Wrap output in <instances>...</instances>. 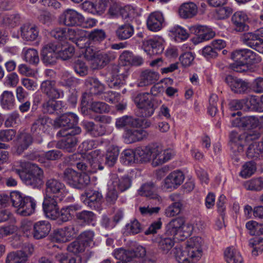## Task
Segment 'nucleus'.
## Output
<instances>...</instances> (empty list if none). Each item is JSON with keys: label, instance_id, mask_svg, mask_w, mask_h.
Returning a JSON list of instances; mask_svg holds the SVG:
<instances>
[{"label": "nucleus", "instance_id": "f257e3e1", "mask_svg": "<svg viewBox=\"0 0 263 263\" xmlns=\"http://www.w3.org/2000/svg\"><path fill=\"white\" fill-rule=\"evenodd\" d=\"M12 170L27 185L39 188L43 184V171L35 164L21 160L15 162Z\"/></svg>", "mask_w": 263, "mask_h": 263}, {"label": "nucleus", "instance_id": "f03ea898", "mask_svg": "<svg viewBox=\"0 0 263 263\" xmlns=\"http://www.w3.org/2000/svg\"><path fill=\"white\" fill-rule=\"evenodd\" d=\"M78 122V116L71 112L66 113L57 118L53 125L55 128L61 127L62 129L58 133L57 136L67 137L69 135H76L81 132L79 127L76 125Z\"/></svg>", "mask_w": 263, "mask_h": 263}, {"label": "nucleus", "instance_id": "7ed1b4c3", "mask_svg": "<svg viewBox=\"0 0 263 263\" xmlns=\"http://www.w3.org/2000/svg\"><path fill=\"white\" fill-rule=\"evenodd\" d=\"M12 205L17 208V212L23 216H29L34 213L36 203L33 199L30 197H23L17 191L12 192L9 196Z\"/></svg>", "mask_w": 263, "mask_h": 263}, {"label": "nucleus", "instance_id": "20e7f679", "mask_svg": "<svg viewBox=\"0 0 263 263\" xmlns=\"http://www.w3.org/2000/svg\"><path fill=\"white\" fill-rule=\"evenodd\" d=\"M46 196H52L58 200H63L68 193L65 185L59 180L50 178L46 182Z\"/></svg>", "mask_w": 263, "mask_h": 263}, {"label": "nucleus", "instance_id": "39448f33", "mask_svg": "<svg viewBox=\"0 0 263 263\" xmlns=\"http://www.w3.org/2000/svg\"><path fill=\"white\" fill-rule=\"evenodd\" d=\"M134 102L139 109L140 116L149 117L154 112L155 108L149 95L148 93L138 94L134 99Z\"/></svg>", "mask_w": 263, "mask_h": 263}, {"label": "nucleus", "instance_id": "423d86ee", "mask_svg": "<svg viewBox=\"0 0 263 263\" xmlns=\"http://www.w3.org/2000/svg\"><path fill=\"white\" fill-rule=\"evenodd\" d=\"M231 58L235 61H242L246 64L258 63L261 60L258 54L249 49L235 50L232 53Z\"/></svg>", "mask_w": 263, "mask_h": 263}, {"label": "nucleus", "instance_id": "0eeeda50", "mask_svg": "<svg viewBox=\"0 0 263 263\" xmlns=\"http://www.w3.org/2000/svg\"><path fill=\"white\" fill-rule=\"evenodd\" d=\"M79 232V226L71 224L54 231V239L58 242H66L75 237Z\"/></svg>", "mask_w": 263, "mask_h": 263}, {"label": "nucleus", "instance_id": "6e6552de", "mask_svg": "<svg viewBox=\"0 0 263 263\" xmlns=\"http://www.w3.org/2000/svg\"><path fill=\"white\" fill-rule=\"evenodd\" d=\"M152 157V164L154 166L162 165L171 159L175 155L172 149H163L161 146L155 143Z\"/></svg>", "mask_w": 263, "mask_h": 263}, {"label": "nucleus", "instance_id": "1a4fd4ad", "mask_svg": "<svg viewBox=\"0 0 263 263\" xmlns=\"http://www.w3.org/2000/svg\"><path fill=\"white\" fill-rule=\"evenodd\" d=\"M40 90L49 99H58L64 96L63 91L56 87L54 80L43 81L41 84Z\"/></svg>", "mask_w": 263, "mask_h": 263}, {"label": "nucleus", "instance_id": "9d476101", "mask_svg": "<svg viewBox=\"0 0 263 263\" xmlns=\"http://www.w3.org/2000/svg\"><path fill=\"white\" fill-rule=\"evenodd\" d=\"M60 51V43H49L45 45L42 51L43 62L46 64H54L58 59V52Z\"/></svg>", "mask_w": 263, "mask_h": 263}, {"label": "nucleus", "instance_id": "9b49d317", "mask_svg": "<svg viewBox=\"0 0 263 263\" xmlns=\"http://www.w3.org/2000/svg\"><path fill=\"white\" fill-rule=\"evenodd\" d=\"M57 199L52 196H46L43 203V211L46 216L52 220L57 219V214L59 210L58 202L62 200Z\"/></svg>", "mask_w": 263, "mask_h": 263}, {"label": "nucleus", "instance_id": "f8f14e48", "mask_svg": "<svg viewBox=\"0 0 263 263\" xmlns=\"http://www.w3.org/2000/svg\"><path fill=\"white\" fill-rule=\"evenodd\" d=\"M84 20L83 15L73 9L65 10L61 17V22L67 26H80Z\"/></svg>", "mask_w": 263, "mask_h": 263}, {"label": "nucleus", "instance_id": "ddd939ff", "mask_svg": "<svg viewBox=\"0 0 263 263\" xmlns=\"http://www.w3.org/2000/svg\"><path fill=\"white\" fill-rule=\"evenodd\" d=\"M240 41L246 46L263 53V40L258 39L255 32H246L240 36Z\"/></svg>", "mask_w": 263, "mask_h": 263}, {"label": "nucleus", "instance_id": "4468645a", "mask_svg": "<svg viewBox=\"0 0 263 263\" xmlns=\"http://www.w3.org/2000/svg\"><path fill=\"white\" fill-rule=\"evenodd\" d=\"M110 184L113 185L119 192H124L128 190L132 185V178L128 175H125L119 177L114 174L110 178Z\"/></svg>", "mask_w": 263, "mask_h": 263}, {"label": "nucleus", "instance_id": "2eb2a0df", "mask_svg": "<svg viewBox=\"0 0 263 263\" xmlns=\"http://www.w3.org/2000/svg\"><path fill=\"white\" fill-rule=\"evenodd\" d=\"M163 40L161 38L144 41L143 47L145 52L150 56L160 54L164 50Z\"/></svg>", "mask_w": 263, "mask_h": 263}, {"label": "nucleus", "instance_id": "dca6fc26", "mask_svg": "<svg viewBox=\"0 0 263 263\" xmlns=\"http://www.w3.org/2000/svg\"><path fill=\"white\" fill-rule=\"evenodd\" d=\"M184 179L183 173L180 171H175L171 173L164 180L165 189L173 190L180 186Z\"/></svg>", "mask_w": 263, "mask_h": 263}, {"label": "nucleus", "instance_id": "f3484780", "mask_svg": "<svg viewBox=\"0 0 263 263\" xmlns=\"http://www.w3.org/2000/svg\"><path fill=\"white\" fill-rule=\"evenodd\" d=\"M147 132L144 130L130 127L125 130L123 137L124 141L129 144L143 140L147 137Z\"/></svg>", "mask_w": 263, "mask_h": 263}, {"label": "nucleus", "instance_id": "a211bd4d", "mask_svg": "<svg viewBox=\"0 0 263 263\" xmlns=\"http://www.w3.org/2000/svg\"><path fill=\"white\" fill-rule=\"evenodd\" d=\"M115 56L111 51H97L94 61L91 63L93 69H101L107 65Z\"/></svg>", "mask_w": 263, "mask_h": 263}, {"label": "nucleus", "instance_id": "6ab92c4d", "mask_svg": "<svg viewBox=\"0 0 263 263\" xmlns=\"http://www.w3.org/2000/svg\"><path fill=\"white\" fill-rule=\"evenodd\" d=\"M159 79V74L157 72L146 69L142 71L139 76L137 83V86L139 87H145L151 85Z\"/></svg>", "mask_w": 263, "mask_h": 263}, {"label": "nucleus", "instance_id": "aec40b11", "mask_svg": "<svg viewBox=\"0 0 263 263\" xmlns=\"http://www.w3.org/2000/svg\"><path fill=\"white\" fill-rule=\"evenodd\" d=\"M21 35L22 38L27 41L35 40L39 36V29L34 24L26 23L20 28Z\"/></svg>", "mask_w": 263, "mask_h": 263}, {"label": "nucleus", "instance_id": "412c9836", "mask_svg": "<svg viewBox=\"0 0 263 263\" xmlns=\"http://www.w3.org/2000/svg\"><path fill=\"white\" fill-rule=\"evenodd\" d=\"M225 81L230 87L231 90L235 93H245L249 88V85L247 82L230 75L226 77Z\"/></svg>", "mask_w": 263, "mask_h": 263}, {"label": "nucleus", "instance_id": "4be33fe9", "mask_svg": "<svg viewBox=\"0 0 263 263\" xmlns=\"http://www.w3.org/2000/svg\"><path fill=\"white\" fill-rule=\"evenodd\" d=\"M233 126L244 127L248 129H254L259 124L258 119L254 116H247L242 118L237 117L232 121Z\"/></svg>", "mask_w": 263, "mask_h": 263}, {"label": "nucleus", "instance_id": "5701e85b", "mask_svg": "<svg viewBox=\"0 0 263 263\" xmlns=\"http://www.w3.org/2000/svg\"><path fill=\"white\" fill-rule=\"evenodd\" d=\"M147 28L151 31H158L162 28L164 18L161 13L154 12L151 13L147 18Z\"/></svg>", "mask_w": 263, "mask_h": 263}, {"label": "nucleus", "instance_id": "b1692460", "mask_svg": "<svg viewBox=\"0 0 263 263\" xmlns=\"http://www.w3.org/2000/svg\"><path fill=\"white\" fill-rule=\"evenodd\" d=\"M170 198L174 202L165 209V214L167 217H171L180 213L182 209V204L180 201H177L180 198L179 194H173L170 196Z\"/></svg>", "mask_w": 263, "mask_h": 263}, {"label": "nucleus", "instance_id": "393cba45", "mask_svg": "<svg viewBox=\"0 0 263 263\" xmlns=\"http://www.w3.org/2000/svg\"><path fill=\"white\" fill-rule=\"evenodd\" d=\"M248 20L247 15L243 12L239 11L235 13L231 20L234 26V30L237 32H243L249 30V26L246 24Z\"/></svg>", "mask_w": 263, "mask_h": 263}, {"label": "nucleus", "instance_id": "a878e982", "mask_svg": "<svg viewBox=\"0 0 263 263\" xmlns=\"http://www.w3.org/2000/svg\"><path fill=\"white\" fill-rule=\"evenodd\" d=\"M51 228V224L47 221L36 222L33 224V236L38 239L43 238L49 234Z\"/></svg>", "mask_w": 263, "mask_h": 263}, {"label": "nucleus", "instance_id": "bb28decb", "mask_svg": "<svg viewBox=\"0 0 263 263\" xmlns=\"http://www.w3.org/2000/svg\"><path fill=\"white\" fill-rule=\"evenodd\" d=\"M51 124V120L46 116H40L34 122L31 126V132L40 134L45 132Z\"/></svg>", "mask_w": 263, "mask_h": 263}, {"label": "nucleus", "instance_id": "cd10ccee", "mask_svg": "<svg viewBox=\"0 0 263 263\" xmlns=\"http://www.w3.org/2000/svg\"><path fill=\"white\" fill-rule=\"evenodd\" d=\"M157 187L152 182L146 183L143 184L138 190L139 194L143 196L155 199L159 202L162 201L160 196L156 193Z\"/></svg>", "mask_w": 263, "mask_h": 263}, {"label": "nucleus", "instance_id": "c85d7f7f", "mask_svg": "<svg viewBox=\"0 0 263 263\" xmlns=\"http://www.w3.org/2000/svg\"><path fill=\"white\" fill-rule=\"evenodd\" d=\"M191 31L198 36L199 42L209 40L213 38L215 33L206 26L198 25L191 28Z\"/></svg>", "mask_w": 263, "mask_h": 263}, {"label": "nucleus", "instance_id": "c756f323", "mask_svg": "<svg viewBox=\"0 0 263 263\" xmlns=\"http://www.w3.org/2000/svg\"><path fill=\"white\" fill-rule=\"evenodd\" d=\"M248 158L253 160L263 159V142H253L246 151Z\"/></svg>", "mask_w": 263, "mask_h": 263}, {"label": "nucleus", "instance_id": "7c9ffc66", "mask_svg": "<svg viewBox=\"0 0 263 263\" xmlns=\"http://www.w3.org/2000/svg\"><path fill=\"white\" fill-rule=\"evenodd\" d=\"M80 207L78 205H71L65 206L58 211L57 219L62 222H66L72 219L77 211Z\"/></svg>", "mask_w": 263, "mask_h": 263}, {"label": "nucleus", "instance_id": "2f4dec72", "mask_svg": "<svg viewBox=\"0 0 263 263\" xmlns=\"http://www.w3.org/2000/svg\"><path fill=\"white\" fill-rule=\"evenodd\" d=\"M155 143H152L146 146L138 147L136 149V155L138 161L148 162L152 160Z\"/></svg>", "mask_w": 263, "mask_h": 263}, {"label": "nucleus", "instance_id": "473e14b6", "mask_svg": "<svg viewBox=\"0 0 263 263\" xmlns=\"http://www.w3.org/2000/svg\"><path fill=\"white\" fill-rule=\"evenodd\" d=\"M184 223V218L178 217L172 219L166 226L165 234L168 236L175 237L181 233V228Z\"/></svg>", "mask_w": 263, "mask_h": 263}, {"label": "nucleus", "instance_id": "72a5a7b5", "mask_svg": "<svg viewBox=\"0 0 263 263\" xmlns=\"http://www.w3.org/2000/svg\"><path fill=\"white\" fill-rule=\"evenodd\" d=\"M17 142L16 152L20 155L32 143L33 138L29 133H21L17 136Z\"/></svg>", "mask_w": 263, "mask_h": 263}, {"label": "nucleus", "instance_id": "f704fd0d", "mask_svg": "<svg viewBox=\"0 0 263 263\" xmlns=\"http://www.w3.org/2000/svg\"><path fill=\"white\" fill-rule=\"evenodd\" d=\"M197 13V7L193 2H187L182 4L179 9V14L183 18H191Z\"/></svg>", "mask_w": 263, "mask_h": 263}, {"label": "nucleus", "instance_id": "c9c22d12", "mask_svg": "<svg viewBox=\"0 0 263 263\" xmlns=\"http://www.w3.org/2000/svg\"><path fill=\"white\" fill-rule=\"evenodd\" d=\"M123 66L119 67V68H116L115 71L117 73V76L114 77L108 81V86L110 88L120 87L125 84V79L127 77V73H123L122 71L124 70Z\"/></svg>", "mask_w": 263, "mask_h": 263}, {"label": "nucleus", "instance_id": "e433bc0d", "mask_svg": "<svg viewBox=\"0 0 263 263\" xmlns=\"http://www.w3.org/2000/svg\"><path fill=\"white\" fill-rule=\"evenodd\" d=\"M67 36L69 40L77 43L78 41H85L87 40L88 32L81 29L69 28L67 30Z\"/></svg>", "mask_w": 263, "mask_h": 263}, {"label": "nucleus", "instance_id": "4c0bfd02", "mask_svg": "<svg viewBox=\"0 0 263 263\" xmlns=\"http://www.w3.org/2000/svg\"><path fill=\"white\" fill-rule=\"evenodd\" d=\"M78 170L86 173H95L98 169L102 170L103 166L100 164H91V161H88L87 160L82 159V160L76 163Z\"/></svg>", "mask_w": 263, "mask_h": 263}, {"label": "nucleus", "instance_id": "58836bf2", "mask_svg": "<svg viewBox=\"0 0 263 263\" xmlns=\"http://www.w3.org/2000/svg\"><path fill=\"white\" fill-rule=\"evenodd\" d=\"M140 125L139 120L130 116H123L116 120V126L118 128L137 127Z\"/></svg>", "mask_w": 263, "mask_h": 263}, {"label": "nucleus", "instance_id": "ea45409f", "mask_svg": "<svg viewBox=\"0 0 263 263\" xmlns=\"http://www.w3.org/2000/svg\"><path fill=\"white\" fill-rule=\"evenodd\" d=\"M119 154L117 146L109 145L105 154V164L109 167L113 166L116 163Z\"/></svg>", "mask_w": 263, "mask_h": 263}, {"label": "nucleus", "instance_id": "a19ab883", "mask_svg": "<svg viewBox=\"0 0 263 263\" xmlns=\"http://www.w3.org/2000/svg\"><path fill=\"white\" fill-rule=\"evenodd\" d=\"M134 27L129 24H124L119 26L116 30L117 37L121 40H124L130 38L134 34Z\"/></svg>", "mask_w": 263, "mask_h": 263}, {"label": "nucleus", "instance_id": "79ce46f5", "mask_svg": "<svg viewBox=\"0 0 263 263\" xmlns=\"http://www.w3.org/2000/svg\"><path fill=\"white\" fill-rule=\"evenodd\" d=\"M244 133L238 134L233 131L230 135V144L232 148L235 151V147L237 148L238 151L242 150L243 146L246 144L245 138H243Z\"/></svg>", "mask_w": 263, "mask_h": 263}, {"label": "nucleus", "instance_id": "37998d69", "mask_svg": "<svg viewBox=\"0 0 263 263\" xmlns=\"http://www.w3.org/2000/svg\"><path fill=\"white\" fill-rule=\"evenodd\" d=\"M83 125L86 131L93 137L101 136L105 133V127L101 125H96L92 122L85 121Z\"/></svg>", "mask_w": 263, "mask_h": 263}, {"label": "nucleus", "instance_id": "c03bdc74", "mask_svg": "<svg viewBox=\"0 0 263 263\" xmlns=\"http://www.w3.org/2000/svg\"><path fill=\"white\" fill-rule=\"evenodd\" d=\"M1 104L3 108L11 109L15 104V98L12 92L4 91L0 97Z\"/></svg>", "mask_w": 263, "mask_h": 263}, {"label": "nucleus", "instance_id": "a18cd8bd", "mask_svg": "<svg viewBox=\"0 0 263 263\" xmlns=\"http://www.w3.org/2000/svg\"><path fill=\"white\" fill-rule=\"evenodd\" d=\"M155 241L158 243L159 249L164 253H168L175 244L174 239L171 237L158 236L156 238Z\"/></svg>", "mask_w": 263, "mask_h": 263}, {"label": "nucleus", "instance_id": "49530a36", "mask_svg": "<svg viewBox=\"0 0 263 263\" xmlns=\"http://www.w3.org/2000/svg\"><path fill=\"white\" fill-rule=\"evenodd\" d=\"M224 257L227 263H243L240 253L233 247L228 248L226 250Z\"/></svg>", "mask_w": 263, "mask_h": 263}, {"label": "nucleus", "instance_id": "de8ad7c7", "mask_svg": "<svg viewBox=\"0 0 263 263\" xmlns=\"http://www.w3.org/2000/svg\"><path fill=\"white\" fill-rule=\"evenodd\" d=\"M27 260V255L24 252L17 251L8 254L6 263H25Z\"/></svg>", "mask_w": 263, "mask_h": 263}, {"label": "nucleus", "instance_id": "09e8293b", "mask_svg": "<svg viewBox=\"0 0 263 263\" xmlns=\"http://www.w3.org/2000/svg\"><path fill=\"white\" fill-rule=\"evenodd\" d=\"M75 135H69L65 137L66 138L61 140L59 143L60 148L67 152H71L77 143V139Z\"/></svg>", "mask_w": 263, "mask_h": 263}, {"label": "nucleus", "instance_id": "8fccbe9b", "mask_svg": "<svg viewBox=\"0 0 263 263\" xmlns=\"http://www.w3.org/2000/svg\"><path fill=\"white\" fill-rule=\"evenodd\" d=\"M85 194L86 198L84 202L90 207L95 206V203L100 202L102 198V194L97 191L89 190Z\"/></svg>", "mask_w": 263, "mask_h": 263}, {"label": "nucleus", "instance_id": "3c124183", "mask_svg": "<svg viewBox=\"0 0 263 263\" xmlns=\"http://www.w3.org/2000/svg\"><path fill=\"white\" fill-rule=\"evenodd\" d=\"M79 175V173L75 170L68 168L64 171L63 178L68 184L74 187Z\"/></svg>", "mask_w": 263, "mask_h": 263}, {"label": "nucleus", "instance_id": "603ef678", "mask_svg": "<svg viewBox=\"0 0 263 263\" xmlns=\"http://www.w3.org/2000/svg\"><path fill=\"white\" fill-rule=\"evenodd\" d=\"M56 99H49L42 104L43 111L45 113L53 114L59 110L62 106L60 101H55Z\"/></svg>", "mask_w": 263, "mask_h": 263}, {"label": "nucleus", "instance_id": "864d4df0", "mask_svg": "<svg viewBox=\"0 0 263 263\" xmlns=\"http://www.w3.org/2000/svg\"><path fill=\"white\" fill-rule=\"evenodd\" d=\"M87 83L90 86V92L91 95H99L102 93L105 89L104 85L96 78H89Z\"/></svg>", "mask_w": 263, "mask_h": 263}, {"label": "nucleus", "instance_id": "5fc2aeb1", "mask_svg": "<svg viewBox=\"0 0 263 263\" xmlns=\"http://www.w3.org/2000/svg\"><path fill=\"white\" fill-rule=\"evenodd\" d=\"M76 218L82 224H88L95 219V214L90 211H83L76 213Z\"/></svg>", "mask_w": 263, "mask_h": 263}, {"label": "nucleus", "instance_id": "6e6d98bb", "mask_svg": "<svg viewBox=\"0 0 263 263\" xmlns=\"http://www.w3.org/2000/svg\"><path fill=\"white\" fill-rule=\"evenodd\" d=\"M24 59L31 64H36L39 62L38 52L34 49H24Z\"/></svg>", "mask_w": 263, "mask_h": 263}, {"label": "nucleus", "instance_id": "4d7b16f0", "mask_svg": "<svg viewBox=\"0 0 263 263\" xmlns=\"http://www.w3.org/2000/svg\"><path fill=\"white\" fill-rule=\"evenodd\" d=\"M244 186L248 190L260 191L263 189V178L259 177L247 181L244 183Z\"/></svg>", "mask_w": 263, "mask_h": 263}, {"label": "nucleus", "instance_id": "13d9d810", "mask_svg": "<svg viewBox=\"0 0 263 263\" xmlns=\"http://www.w3.org/2000/svg\"><path fill=\"white\" fill-rule=\"evenodd\" d=\"M121 159L123 163L126 165L138 162L136 149L135 151L130 149L124 150L122 153Z\"/></svg>", "mask_w": 263, "mask_h": 263}, {"label": "nucleus", "instance_id": "bf43d9fd", "mask_svg": "<svg viewBox=\"0 0 263 263\" xmlns=\"http://www.w3.org/2000/svg\"><path fill=\"white\" fill-rule=\"evenodd\" d=\"M142 226L139 221L136 219H133L125 226V230L129 235H135L139 233L142 231Z\"/></svg>", "mask_w": 263, "mask_h": 263}, {"label": "nucleus", "instance_id": "052dcab7", "mask_svg": "<svg viewBox=\"0 0 263 263\" xmlns=\"http://www.w3.org/2000/svg\"><path fill=\"white\" fill-rule=\"evenodd\" d=\"M247 229L251 235H260L263 234V225L255 221H249L246 224Z\"/></svg>", "mask_w": 263, "mask_h": 263}, {"label": "nucleus", "instance_id": "680f3d73", "mask_svg": "<svg viewBox=\"0 0 263 263\" xmlns=\"http://www.w3.org/2000/svg\"><path fill=\"white\" fill-rule=\"evenodd\" d=\"M89 109L98 114H103L109 112L110 108L109 106L104 102L100 101H93L91 103Z\"/></svg>", "mask_w": 263, "mask_h": 263}, {"label": "nucleus", "instance_id": "e2e57ef3", "mask_svg": "<svg viewBox=\"0 0 263 263\" xmlns=\"http://www.w3.org/2000/svg\"><path fill=\"white\" fill-rule=\"evenodd\" d=\"M249 246L253 248L252 253L254 256H257L263 251V238H255L249 241Z\"/></svg>", "mask_w": 263, "mask_h": 263}, {"label": "nucleus", "instance_id": "0e129e2a", "mask_svg": "<svg viewBox=\"0 0 263 263\" xmlns=\"http://www.w3.org/2000/svg\"><path fill=\"white\" fill-rule=\"evenodd\" d=\"M95 234L92 231L87 230L82 233L79 236L80 242L86 247L93 244Z\"/></svg>", "mask_w": 263, "mask_h": 263}, {"label": "nucleus", "instance_id": "69168bd1", "mask_svg": "<svg viewBox=\"0 0 263 263\" xmlns=\"http://www.w3.org/2000/svg\"><path fill=\"white\" fill-rule=\"evenodd\" d=\"M170 32L175 36L176 40L184 41L189 37V33L186 30L178 25L172 28Z\"/></svg>", "mask_w": 263, "mask_h": 263}, {"label": "nucleus", "instance_id": "338daca9", "mask_svg": "<svg viewBox=\"0 0 263 263\" xmlns=\"http://www.w3.org/2000/svg\"><path fill=\"white\" fill-rule=\"evenodd\" d=\"M256 166L253 162H247L243 165L240 176L244 178L250 177L256 171Z\"/></svg>", "mask_w": 263, "mask_h": 263}, {"label": "nucleus", "instance_id": "774afa93", "mask_svg": "<svg viewBox=\"0 0 263 263\" xmlns=\"http://www.w3.org/2000/svg\"><path fill=\"white\" fill-rule=\"evenodd\" d=\"M3 20L6 25L11 27L16 26L21 21L20 15L16 13L6 15Z\"/></svg>", "mask_w": 263, "mask_h": 263}]
</instances>
